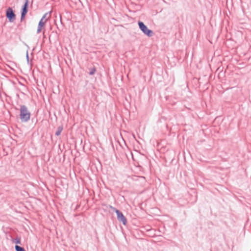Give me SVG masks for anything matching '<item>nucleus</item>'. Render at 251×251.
<instances>
[{
	"mask_svg": "<svg viewBox=\"0 0 251 251\" xmlns=\"http://www.w3.org/2000/svg\"><path fill=\"white\" fill-rule=\"evenodd\" d=\"M20 118L22 122L25 123L30 120V112L25 105H20Z\"/></svg>",
	"mask_w": 251,
	"mask_h": 251,
	"instance_id": "obj_1",
	"label": "nucleus"
},
{
	"mask_svg": "<svg viewBox=\"0 0 251 251\" xmlns=\"http://www.w3.org/2000/svg\"><path fill=\"white\" fill-rule=\"evenodd\" d=\"M138 25L140 29L146 36L151 37L153 36L154 33L152 30L149 29L148 27L142 21H138Z\"/></svg>",
	"mask_w": 251,
	"mask_h": 251,
	"instance_id": "obj_2",
	"label": "nucleus"
},
{
	"mask_svg": "<svg viewBox=\"0 0 251 251\" xmlns=\"http://www.w3.org/2000/svg\"><path fill=\"white\" fill-rule=\"evenodd\" d=\"M6 16L8 19L9 22L10 23L13 22L15 20L16 15L11 7H9L7 9L6 11Z\"/></svg>",
	"mask_w": 251,
	"mask_h": 251,
	"instance_id": "obj_3",
	"label": "nucleus"
},
{
	"mask_svg": "<svg viewBox=\"0 0 251 251\" xmlns=\"http://www.w3.org/2000/svg\"><path fill=\"white\" fill-rule=\"evenodd\" d=\"M28 0H25V3L22 6L21 11V21H22L25 18L28 11Z\"/></svg>",
	"mask_w": 251,
	"mask_h": 251,
	"instance_id": "obj_4",
	"label": "nucleus"
},
{
	"mask_svg": "<svg viewBox=\"0 0 251 251\" xmlns=\"http://www.w3.org/2000/svg\"><path fill=\"white\" fill-rule=\"evenodd\" d=\"M116 214L118 220L119 222H122L124 225H126L127 223L126 219L123 213L120 210H117Z\"/></svg>",
	"mask_w": 251,
	"mask_h": 251,
	"instance_id": "obj_5",
	"label": "nucleus"
},
{
	"mask_svg": "<svg viewBox=\"0 0 251 251\" xmlns=\"http://www.w3.org/2000/svg\"><path fill=\"white\" fill-rule=\"evenodd\" d=\"M47 21V19H45L44 21H43L42 20H40L38 23V28L37 30V33H39L41 31L42 28L45 25Z\"/></svg>",
	"mask_w": 251,
	"mask_h": 251,
	"instance_id": "obj_6",
	"label": "nucleus"
},
{
	"mask_svg": "<svg viewBox=\"0 0 251 251\" xmlns=\"http://www.w3.org/2000/svg\"><path fill=\"white\" fill-rule=\"evenodd\" d=\"M62 130H63V126H58V127L57 128V130L55 132V135L56 136L60 135Z\"/></svg>",
	"mask_w": 251,
	"mask_h": 251,
	"instance_id": "obj_7",
	"label": "nucleus"
},
{
	"mask_svg": "<svg viewBox=\"0 0 251 251\" xmlns=\"http://www.w3.org/2000/svg\"><path fill=\"white\" fill-rule=\"evenodd\" d=\"M15 249L16 251H25L24 248L18 246V245H15Z\"/></svg>",
	"mask_w": 251,
	"mask_h": 251,
	"instance_id": "obj_8",
	"label": "nucleus"
},
{
	"mask_svg": "<svg viewBox=\"0 0 251 251\" xmlns=\"http://www.w3.org/2000/svg\"><path fill=\"white\" fill-rule=\"evenodd\" d=\"M12 241L16 244H21L20 237H17L15 239H13Z\"/></svg>",
	"mask_w": 251,
	"mask_h": 251,
	"instance_id": "obj_9",
	"label": "nucleus"
},
{
	"mask_svg": "<svg viewBox=\"0 0 251 251\" xmlns=\"http://www.w3.org/2000/svg\"><path fill=\"white\" fill-rule=\"evenodd\" d=\"M51 12V11H50V12H47V13H45V14L43 15V16L42 17V18H41V20H42V21H44V20H45V19H46V17H47V16L48 15H49V17H48V18H50V14Z\"/></svg>",
	"mask_w": 251,
	"mask_h": 251,
	"instance_id": "obj_10",
	"label": "nucleus"
},
{
	"mask_svg": "<svg viewBox=\"0 0 251 251\" xmlns=\"http://www.w3.org/2000/svg\"><path fill=\"white\" fill-rule=\"evenodd\" d=\"M96 71V68L95 67L91 68L90 71L89 72V74L90 75H94L95 74Z\"/></svg>",
	"mask_w": 251,
	"mask_h": 251,
	"instance_id": "obj_11",
	"label": "nucleus"
},
{
	"mask_svg": "<svg viewBox=\"0 0 251 251\" xmlns=\"http://www.w3.org/2000/svg\"><path fill=\"white\" fill-rule=\"evenodd\" d=\"M26 61H27V64H28L29 61V56H28V50L26 51Z\"/></svg>",
	"mask_w": 251,
	"mask_h": 251,
	"instance_id": "obj_12",
	"label": "nucleus"
},
{
	"mask_svg": "<svg viewBox=\"0 0 251 251\" xmlns=\"http://www.w3.org/2000/svg\"><path fill=\"white\" fill-rule=\"evenodd\" d=\"M112 210L114 211L115 212V213H116V211L117 210H118L117 209H116L115 207H113L112 208Z\"/></svg>",
	"mask_w": 251,
	"mask_h": 251,
	"instance_id": "obj_13",
	"label": "nucleus"
},
{
	"mask_svg": "<svg viewBox=\"0 0 251 251\" xmlns=\"http://www.w3.org/2000/svg\"><path fill=\"white\" fill-rule=\"evenodd\" d=\"M59 18H60V23L61 24H62V19H61V15H59Z\"/></svg>",
	"mask_w": 251,
	"mask_h": 251,
	"instance_id": "obj_14",
	"label": "nucleus"
},
{
	"mask_svg": "<svg viewBox=\"0 0 251 251\" xmlns=\"http://www.w3.org/2000/svg\"><path fill=\"white\" fill-rule=\"evenodd\" d=\"M108 207H109V208H110V209H112V208L113 207V206H112V205H109L108 206Z\"/></svg>",
	"mask_w": 251,
	"mask_h": 251,
	"instance_id": "obj_15",
	"label": "nucleus"
},
{
	"mask_svg": "<svg viewBox=\"0 0 251 251\" xmlns=\"http://www.w3.org/2000/svg\"><path fill=\"white\" fill-rule=\"evenodd\" d=\"M25 45L26 46V47H27L28 49L29 48V46L28 45H27L26 44H25Z\"/></svg>",
	"mask_w": 251,
	"mask_h": 251,
	"instance_id": "obj_16",
	"label": "nucleus"
}]
</instances>
